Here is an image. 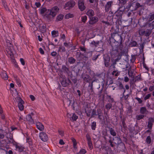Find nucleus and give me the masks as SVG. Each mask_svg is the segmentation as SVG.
I'll return each instance as SVG.
<instances>
[{
	"label": "nucleus",
	"instance_id": "43",
	"mask_svg": "<svg viewBox=\"0 0 154 154\" xmlns=\"http://www.w3.org/2000/svg\"><path fill=\"white\" fill-rule=\"evenodd\" d=\"M86 152V151L85 149H81L79 152L78 153V154H85Z\"/></svg>",
	"mask_w": 154,
	"mask_h": 154
},
{
	"label": "nucleus",
	"instance_id": "60",
	"mask_svg": "<svg viewBox=\"0 0 154 154\" xmlns=\"http://www.w3.org/2000/svg\"><path fill=\"white\" fill-rule=\"evenodd\" d=\"M6 154H13V152L11 150H9L8 151H6Z\"/></svg>",
	"mask_w": 154,
	"mask_h": 154
},
{
	"label": "nucleus",
	"instance_id": "53",
	"mask_svg": "<svg viewBox=\"0 0 154 154\" xmlns=\"http://www.w3.org/2000/svg\"><path fill=\"white\" fill-rule=\"evenodd\" d=\"M151 96V94H147L144 98L145 100H146L149 99Z\"/></svg>",
	"mask_w": 154,
	"mask_h": 154
},
{
	"label": "nucleus",
	"instance_id": "6",
	"mask_svg": "<svg viewBox=\"0 0 154 154\" xmlns=\"http://www.w3.org/2000/svg\"><path fill=\"white\" fill-rule=\"evenodd\" d=\"M70 80L69 79H64L62 81H61V84L63 87H66L68 86L71 83Z\"/></svg>",
	"mask_w": 154,
	"mask_h": 154
},
{
	"label": "nucleus",
	"instance_id": "15",
	"mask_svg": "<svg viewBox=\"0 0 154 154\" xmlns=\"http://www.w3.org/2000/svg\"><path fill=\"white\" fill-rule=\"evenodd\" d=\"M39 29L42 33H44L46 31V26L45 24H41L39 25Z\"/></svg>",
	"mask_w": 154,
	"mask_h": 154
},
{
	"label": "nucleus",
	"instance_id": "22",
	"mask_svg": "<svg viewBox=\"0 0 154 154\" xmlns=\"http://www.w3.org/2000/svg\"><path fill=\"white\" fill-rule=\"evenodd\" d=\"M72 141L73 143V147L75 150H77V143L75 139L73 137L71 138Z\"/></svg>",
	"mask_w": 154,
	"mask_h": 154
},
{
	"label": "nucleus",
	"instance_id": "45",
	"mask_svg": "<svg viewBox=\"0 0 154 154\" xmlns=\"http://www.w3.org/2000/svg\"><path fill=\"white\" fill-rule=\"evenodd\" d=\"M146 142L148 143H150L151 142V139L149 136H148L146 139Z\"/></svg>",
	"mask_w": 154,
	"mask_h": 154
},
{
	"label": "nucleus",
	"instance_id": "54",
	"mask_svg": "<svg viewBox=\"0 0 154 154\" xmlns=\"http://www.w3.org/2000/svg\"><path fill=\"white\" fill-rule=\"evenodd\" d=\"M86 137L87 140L88 141L89 140H91V137L88 134H87L86 135Z\"/></svg>",
	"mask_w": 154,
	"mask_h": 154
},
{
	"label": "nucleus",
	"instance_id": "64",
	"mask_svg": "<svg viewBox=\"0 0 154 154\" xmlns=\"http://www.w3.org/2000/svg\"><path fill=\"white\" fill-rule=\"evenodd\" d=\"M39 51L40 53L42 54H44V51L42 48H40L39 49Z\"/></svg>",
	"mask_w": 154,
	"mask_h": 154
},
{
	"label": "nucleus",
	"instance_id": "36",
	"mask_svg": "<svg viewBox=\"0 0 154 154\" xmlns=\"http://www.w3.org/2000/svg\"><path fill=\"white\" fill-rule=\"evenodd\" d=\"M107 98L108 99V102L109 103H112L114 101L113 99L111 97V96L107 95Z\"/></svg>",
	"mask_w": 154,
	"mask_h": 154
},
{
	"label": "nucleus",
	"instance_id": "47",
	"mask_svg": "<svg viewBox=\"0 0 154 154\" xmlns=\"http://www.w3.org/2000/svg\"><path fill=\"white\" fill-rule=\"evenodd\" d=\"M66 49L63 46H61L59 48V51H61L62 52L65 51Z\"/></svg>",
	"mask_w": 154,
	"mask_h": 154
},
{
	"label": "nucleus",
	"instance_id": "14",
	"mask_svg": "<svg viewBox=\"0 0 154 154\" xmlns=\"http://www.w3.org/2000/svg\"><path fill=\"white\" fill-rule=\"evenodd\" d=\"M140 112L143 115H147L149 113V111L146 109V107H141L140 109Z\"/></svg>",
	"mask_w": 154,
	"mask_h": 154
},
{
	"label": "nucleus",
	"instance_id": "41",
	"mask_svg": "<svg viewBox=\"0 0 154 154\" xmlns=\"http://www.w3.org/2000/svg\"><path fill=\"white\" fill-rule=\"evenodd\" d=\"M47 10L46 8H43L40 10V13L41 14H44L47 11Z\"/></svg>",
	"mask_w": 154,
	"mask_h": 154
},
{
	"label": "nucleus",
	"instance_id": "17",
	"mask_svg": "<svg viewBox=\"0 0 154 154\" xmlns=\"http://www.w3.org/2000/svg\"><path fill=\"white\" fill-rule=\"evenodd\" d=\"M1 76L2 78L5 80H7L8 79V76L5 71H3L1 73Z\"/></svg>",
	"mask_w": 154,
	"mask_h": 154
},
{
	"label": "nucleus",
	"instance_id": "62",
	"mask_svg": "<svg viewBox=\"0 0 154 154\" xmlns=\"http://www.w3.org/2000/svg\"><path fill=\"white\" fill-rule=\"evenodd\" d=\"M136 8H138L141 7V5L138 2H137L136 3Z\"/></svg>",
	"mask_w": 154,
	"mask_h": 154
},
{
	"label": "nucleus",
	"instance_id": "58",
	"mask_svg": "<svg viewBox=\"0 0 154 154\" xmlns=\"http://www.w3.org/2000/svg\"><path fill=\"white\" fill-rule=\"evenodd\" d=\"M58 132L60 135L61 136H63L64 135V132L63 131L60 130L58 131Z\"/></svg>",
	"mask_w": 154,
	"mask_h": 154
},
{
	"label": "nucleus",
	"instance_id": "39",
	"mask_svg": "<svg viewBox=\"0 0 154 154\" xmlns=\"http://www.w3.org/2000/svg\"><path fill=\"white\" fill-rule=\"evenodd\" d=\"M4 137V131L2 130H0V139H3Z\"/></svg>",
	"mask_w": 154,
	"mask_h": 154
},
{
	"label": "nucleus",
	"instance_id": "61",
	"mask_svg": "<svg viewBox=\"0 0 154 154\" xmlns=\"http://www.w3.org/2000/svg\"><path fill=\"white\" fill-rule=\"evenodd\" d=\"M30 97L31 100L32 101H34L35 100V98L34 96L31 95H30Z\"/></svg>",
	"mask_w": 154,
	"mask_h": 154
},
{
	"label": "nucleus",
	"instance_id": "7",
	"mask_svg": "<svg viewBox=\"0 0 154 154\" xmlns=\"http://www.w3.org/2000/svg\"><path fill=\"white\" fill-rule=\"evenodd\" d=\"M18 106L19 109L22 111L24 109L23 104L24 103V102L20 97L18 98Z\"/></svg>",
	"mask_w": 154,
	"mask_h": 154
},
{
	"label": "nucleus",
	"instance_id": "31",
	"mask_svg": "<svg viewBox=\"0 0 154 154\" xmlns=\"http://www.w3.org/2000/svg\"><path fill=\"white\" fill-rule=\"evenodd\" d=\"M91 129L92 130H94L96 127V123L95 122H93L91 125Z\"/></svg>",
	"mask_w": 154,
	"mask_h": 154
},
{
	"label": "nucleus",
	"instance_id": "23",
	"mask_svg": "<svg viewBox=\"0 0 154 154\" xmlns=\"http://www.w3.org/2000/svg\"><path fill=\"white\" fill-rule=\"evenodd\" d=\"M26 119L27 121L30 122L31 123H34L33 119H32V117L31 115H28L26 116Z\"/></svg>",
	"mask_w": 154,
	"mask_h": 154
},
{
	"label": "nucleus",
	"instance_id": "59",
	"mask_svg": "<svg viewBox=\"0 0 154 154\" xmlns=\"http://www.w3.org/2000/svg\"><path fill=\"white\" fill-rule=\"evenodd\" d=\"M80 49L81 51L85 52L86 51V49L84 47H80Z\"/></svg>",
	"mask_w": 154,
	"mask_h": 154
},
{
	"label": "nucleus",
	"instance_id": "9",
	"mask_svg": "<svg viewBox=\"0 0 154 154\" xmlns=\"http://www.w3.org/2000/svg\"><path fill=\"white\" fill-rule=\"evenodd\" d=\"M131 68H130L128 70V74L129 76L132 79V80L130 83L131 85L134 82V76L133 75V72L131 71Z\"/></svg>",
	"mask_w": 154,
	"mask_h": 154
},
{
	"label": "nucleus",
	"instance_id": "24",
	"mask_svg": "<svg viewBox=\"0 0 154 154\" xmlns=\"http://www.w3.org/2000/svg\"><path fill=\"white\" fill-rule=\"evenodd\" d=\"M63 17L64 15L63 14H59L57 17L56 21L57 22L61 21L63 19Z\"/></svg>",
	"mask_w": 154,
	"mask_h": 154
},
{
	"label": "nucleus",
	"instance_id": "56",
	"mask_svg": "<svg viewBox=\"0 0 154 154\" xmlns=\"http://www.w3.org/2000/svg\"><path fill=\"white\" fill-rule=\"evenodd\" d=\"M119 89H124V87L123 85L121 83H120L119 85Z\"/></svg>",
	"mask_w": 154,
	"mask_h": 154
},
{
	"label": "nucleus",
	"instance_id": "33",
	"mask_svg": "<svg viewBox=\"0 0 154 154\" xmlns=\"http://www.w3.org/2000/svg\"><path fill=\"white\" fill-rule=\"evenodd\" d=\"M144 116H145L143 115H137L136 116V119L137 120H139L143 119Z\"/></svg>",
	"mask_w": 154,
	"mask_h": 154
},
{
	"label": "nucleus",
	"instance_id": "12",
	"mask_svg": "<svg viewBox=\"0 0 154 154\" xmlns=\"http://www.w3.org/2000/svg\"><path fill=\"white\" fill-rule=\"evenodd\" d=\"M15 146L17 150L18 151L20 152H23L24 151L25 148L23 146L19 144H15Z\"/></svg>",
	"mask_w": 154,
	"mask_h": 154
},
{
	"label": "nucleus",
	"instance_id": "30",
	"mask_svg": "<svg viewBox=\"0 0 154 154\" xmlns=\"http://www.w3.org/2000/svg\"><path fill=\"white\" fill-rule=\"evenodd\" d=\"M81 22L85 23L87 19V17L85 15L81 17Z\"/></svg>",
	"mask_w": 154,
	"mask_h": 154
},
{
	"label": "nucleus",
	"instance_id": "2",
	"mask_svg": "<svg viewBox=\"0 0 154 154\" xmlns=\"http://www.w3.org/2000/svg\"><path fill=\"white\" fill-rule=\"evenodd\" d=\"M59 10V8L57 6L52 8L48 10L45 15V17L48 20H51L56 16Z\"/></svg>",
	"mask_w": 154,
	"mask_h": 154
},
{
	"label": "nucleus",
	"instance_id": "38",
	"mask_svg": "<svg viewBox=\"0 0 154 154\" xmlns=\"http://www.w3.org/2000/svg\"><path fill=\"white\" fill-rule=\"evenodd\" d=\"M112 106V104L111 103H108L105 106V107L107 110L109 109Z\"/></svg>",
	"mask_w": 154,
	"mask_h": 154
},
{
	"label": "nucleus",
	"instance_id": "32",
	"mask_svg": "<svg viewBox=\"0 0 154 154\" xmlns=\"http://www.w3.org/2000/svg\"><path fill=\"white\" fill-rule=\"evenodd\" d=\"M152 30L149 29H147L145 31V36L147 37L149 36L151 34Z\"/></svg>",
	"mask_w": 154,
	"mask_h": 154
},
{
	"label": "nucleus",
	"instance_id": "55",
	"mask_svg": "<svg viewBox=\"0 0 154 154\" xmlns=\"http://www.w3.org/2000/svg\"><path fill=\"white\" fill-rule=\"evenodd\" d=\"M152 124L153 123L148 122V127L149 129H152V125H153Z\"/></svg>",
	"mask_w": 154,
	"mask_h": 154
},
{
	"label": "nucleus",
	"instance_id": "8",
	"mask_svg": "<svg viewBox=\"0 0 154 154\" xmlns=\"http://www.w3.org/2000/svg\"><path fill=\"white\" fill-rule=\"evenodd\" d=\"M78 5L79 9L81 11H84L85 8V6L84 5V3L83 1L79 0L78 2Z\"/></svg>",
	"mask_w": 154,
	"mask_h": 154
},
{
	"label": "nucleus",
	"instance_id": "42",
	"mask_svg": "<svg viewBox=\"0 0 154 154\" xmlns=\"http://www.w3.org/2000/svg\"><path fill=\"white\" fill-rule=\"evenodd\" d=\"M125 121V119H123L122 120V126L124 128H125L127 127V126L126 125Z\"/></svg>",
	"mask_w": 154,
	"mask_h": 154
},
{
	"label": "nucleus",
	"instance_id": "44",
	"mask_svg": "<svg viewBox=\"0 0 154 154\" xmlns=\"http://www.w3.org/2000/svg\"><path fill=\"white\" fill-rule=\"evenodd\" d=\"M78 118V116L76 115L75 114H73L72 117V120L73 121H75Z\"/></svg>",
	"mask_w": 154,
	"mask_h": 154
},
{
	"label": "nucleus",
	"instance_id": "27",
	"mask_svg": "<svg viewBox=\"0 0 154 154\" xmlns=\"http://www.w3.org/2000/svg\"><path fill=\"white\" fill-rule=\"evenodd\" d=\"M137 43L135 41H133L131 42L129 44L130 47H137Z\"/></svg>",
	"mask_w": 154,
	"mask_h": 154
},
{
	"label": "nucleus",
	"instance_id": "51",
	"mask_svg": "<svg viewBox=\"0 0 154 154\" xmlns=\"http://www.w3.org/2000/svg\"><path fill=\"white\" fill-rule=\"evenodd\" d=\"M26 142L28 143L30 145H32V144L31 140L29 138H27Z\"/></svg>",
	"mask_w": 154,
	"mask_h": 154
},
{
	"label": "nucleus",
	"instance_id": "13",
	"mask_svg": "<svg viewBox=\"0 0 154 154\" xmlns=\"http://www.w3.org/2000/svg\"><path fill=\"white\" fill-rule=\"evenodd\" d=\"M90 20L89 21V23L91 24H93L96 23L98 20V18L96 17H91Z\"/></svg>",
	"mask_w": 154,
	"mask_h": 154
},
{
	"label": "nucleus",
	"instance_id": "5",
	"mask_svg": "<svg viewBox=\"0 0 154 154\" xmlns=\"http://www.w3.org/2000/svg\"><path fill=\"white\" fill-rule=\"evenodd\" d=\"M39 137L41 140L44 142L47 141L48 139L47 135L44 132H41L39 133Z\"/></svg>",
	"mask_w": 154,
	"mask_h": 154
},
{
	"label": "nucleus",
	"instance_id": "63",
	"mask_svg": "<svg viewBox=\"0 0 154 154\" xmlns=\"http://www.w3.org/2000/svg\"><path fill=\"white\" fill-rule=\"evenodd\" d=\"M154 90V85L151 86L149 88V90L150 91H152Z\"/></svg>",
	"mask_w": 154,
	"mask_h": 154
},
{
	"label": "nucleus",
	"instance_id": "48",
	"mask_svg": "<svg viewBox=\"0 0 154 154\" xmlns=\"http://www.w3.org/2000/svg\"><path fill=\"white\" fill-rule=\"evenodd\" d=\"M14 78L15 79V80L16 81L17 84V85H20V80L19 78H17V76H14Z\"/></svg>",
	"mask_w": 154,
	"mask_h": 154
},
{
	"label": "nucleus",
	"instance_id": "26",
	"mask_svg": "<svg viewBox=\"0 0 154 154\" xmlns=\"http://www.w3.org/2000/svg\"><path fill=\"white\" fill-rule=\"evenodd\" d=\"M109 131L110 134L113 136H115L116 135V133L115 130L112 128H110Z\"/></svg>",
	"mask_w": 154,
	"mask_h": 154
},
{
	"label": "nucleus",
	"instance_id": "28",
	"mask_svg": "<svg viewBox=\"0 0 154 154\" xmlns=\"http://www.w3.org/2000/svg\"><path fill=\"white\" fill-rule=\"evenodd\" d=\"M51 34L53 37H55L58 36V32L57 31L54 30L51 32Z\"/></svg>",
	"mask_w": 154,
	"mask_h": 154
},
{
	"label": "nucleus",
	"instance_id": "57",
	"mask_svg": "<svg viewBox=\"0 0 154 154\" xmlns=\"http://www.w3.org/2000/svg\"><path fill=\"white\" fill-rule=\"evenodd\" d=\"M135 60V57L134 56H131V61L132 62H134Z\"/></svg>",
	"mask_w": 154,
	"mask_h": 154
},
{
	"label": "nucleus",
	"instance_id": "40",
	"mask_svg": "<svg viewBox=\"0 0 154 154\" xmlns=\"http://www.w3.org/2000/svg\"><path fill=\"white\" fill-rule=\"evenodd\" d=\"M145 31L143 29H140L139 31V33L140 35H145Z\"/></svg>",
	"mask_w": 154,
	"mask_h": 154
},
{
	"label": "nucleus",
	"instance_id": "16",
	"mask_svg": "<svg viewBox=\"0 0 154 154\" xmlns=\"http://www.w3.org/2000/svg\"><path fill=\"white\" fill-rule=\"evenodd\" d=\"M36 126L37 128L41 131H43L44 129V127L43 125L39 122L36 123Z\"/></svg>",
	"mask_w": 154,
	"mask_h": 154
},
{
	"label": "nucleus",
	"instance_id": "18",
	"mask_svg": "<svg viewBox=\"0 0 154 154\" xmlns=\"http://www.w3.org/2000/svg\"><path fill=\"white\" fill-rule=\"evenodd\" d=\"M86 14L89 17H91L94 15V12L92 9H89L86 12Z\"/></svg>",
	"mask_w": 154,
	"mask_h": 154
},
{
	"label": "nucleus",
	"instance_id": "10",
	"mask_svg": "<svg viewBox=\"0 0 154 154\" xmlns=\"http://www.w3.org/2000/svg\"><path fill=\"white\" fill-rule=\"evenodd\" d=\"M104 62L105 66L107 67L109 66L110 58L108 56H106L104 57Z\"/></svg>",
	"mask_w": 154,
	"mask_h": 154
},
{
	"label": "nucleus",
	"instance_id": "25",
	"mask_svg": "<svg viewBox=\"0 0 154 154\" xmlns=\"http://www.w3.org/2000/svg\"><path fill=\"white\" fill-rule=\"evenodd\" d=\"M75 60L73 57H71L68 58V61L70 64H73L75 62Z\"/></svg>",
	"mask_w": 154,
	"mask_h": 154
},
{
	"label": "nucleus",
	"instance_id": "4",
	"mask_svg": "<svg viewBox=\"0 0 154 154\" xmlns=\"http://www.w3.org/2000/svg\"><path fill=\"white\" fill-rule=\"evenodd\" d=\"M75 5V1L73 0H70L65 4L64 8L66 10H69L73 8Z\"/></svg>",
	"mask_w": 154,
	"mask_h": 154
},
{
	"label": "nucleus",
	"instance_id": "1",
	"mask_svg": "<svg viewBox=\"0 0 154 154\" xmlns=\"http://www.w3.org/2000/svg\"><path fill=\"white\" fill-rule=\"evenodd\" d=\"M112 37L114 39L115 42H120L119 46L117 47V48L114 46H112L113 51H116L117 55L119 57H121L124 53V51L122 49L123 45L122 43V38L117 33H112L111 34Z\"/></svg>",
	"mask_w": 154,
	"mask_h": 154
},
{
	"label": "nucleus",
	"instance_id": "52",
	"mask_svg": "<svg viewBox=\"0 0 154 154\" xmlns=\"http://www.w3.org/2000/svg\"><path fill=\"white\" fill-rule=\"evenodd\" d=\"M135 99L137 100L138 103L140 104L141 103L143 102L142 100L140 98L137 97H136Z\"/></svg>",
	"mask_w": 154,
	"mask_h": 154
},
{
	"label": "nucleus",
	"instance_id": "19",
	"mask_svg": "<svg viewBox=\"0 0 154 154\" xmlns=\"http://www.w3.org/2000/svg\"><path fill=\"white\" fill-rule=\"evenodd\" d=\"M112 3V2H107L105 8V10L106 11H108L110 10Z\"/></svg>",
	"mask_w": 154,
	"mask_h": 154
},
{
	"label": "nucleus",
	"instance_id": "35",
	"mask_svg": "<svg viewBox=\"0 0 154 154\" xmlns=\"http://www.w3.org/2000/svg\"><path fill=\"white\" fill-rule=\"evenodd\" d=\"M88 144L90 149L91 150L93 148V145L91 140H89L88 141Z\"/></svg>",
	"mask_w": 154,
	"mask_h": 154
},
{
	"label": "nucleus",
	"instance_id": "50",
	"mask_svg": "<svg viewBox=\"0 0 154 154\" xmlns=\"http://www.w3.org/2000/svg\"><path fill=\"white\" fill-rule=\"evenodd\" d=\"M148 122L150 123H153L154 122V119L150 117L148 119Z\"/></svg>",
	"mask_w": 154,
	"mask_h": 154
},
{
	"label": "nucleus",
	"instance_id": "11",
	"mask_svg": "<svg viewBox=\"0 0 154 154\" xmlns=\"http://www.w3.org/2000/svg\"><path fill=\"white\" fill-rule=\"evenodd\" d=\"M113 140L114 141V143L118 145H119L122 142V140L119 137H115L113 138Z\"/></svg>",
	"mask_w": 154,
	"mask_h": 154
},
{
	"label": "nucleus",
	"instance_id": "29",
	"mask_svg": "<svg viewBox=\"0 0 154 154\" xmlns=\"http://www.w3.org/2000/svg\"><path fill=\"white\" fill-rule=\"evenodd\" d=\"M92 110L91 109H89L87 110L85 109V112L86 113L87 115L88 116H91V114Z\"/></svg>",
	"mask_w": 154,
	"mask_h": 154
},
{
	"label": "nucleus",
	"instance_id": "49",
	"mask_svg": "<svg viewBox=\"0 0 154 154\" xmlns=\"http://www.w3.org/2000/svg\"><path fill=\"white\" fill-rule=\"evenodd\" d=\"M119 3L122 5L125 4L127 2V0H119Z\"/></svg>",
	"mask_w": 154,
	"mask_h": 154
},
{
	"label": "nucleus",
	"instance_id": "37",
	"mask_svg": "<svg viewBox=\"0 0 154 154\" xmlns=\"http://www.w3.org/2000/svg\"><path fill=\"white\" fill-rule=\"evenodd\" d=\"M73 15L72 14H71L70 13L68 14H66L65 16V18L67 19H69V18H72L73 17Z\"/></svg>",
	"mask_w": 154,
	"mask_h": 154
},
{
	"label": "nucleus",
	"instance_id": "3",
	"mask_svg": "<svg viewBox=\"0 0 154 154\" xmlns=\"http://www.w3.org/2000/svg\"><path fill=\"white\" fill-rule=\"evenodd\" d=\"M6 41L7 43H8V44L6 51L7 54L10 56H11L13 55L14 52L13 46L8 40H6Z\"/></svg>",
	"mask_w": 154,
	"mask_h": 154
},
{
	"label": "nucleus",
	"instance_id": "20",
	"mask_svg": "<svg viewBox=\"0 0 154 154\" xmlns=\"http://www.w3.org/2000/svg\"><path fill=\"white\" fill-rule=\"evenodd\" d=\"M82 77L85 82H88L89 80V76L86 74H82Z\"/></svg>",
	"mask_w": 154,
	"mask_h": 154
},
{
	"label": "nucleus",
	"instance_id": "34",
	"mask_svg": "<svg viewBox=\"0 0 154 154\" xmlns=\"http://www.w3.org/2000/svg\"><path fill=\"white\" fill-rule=\"evenodd\" d=\"M97 115V114H96V110L94 109L92 110L91 114V118L94 117L95 116Z\"/></svg>",
	"mask_w": 154,
	"mask_h": 154
},
{
	"label": "nucleus",
	"instance_id": "46",
	"mask_svg": "<svg viewBox=\"0 0 154 154\" xmlns=\"http://www.w3.org/2000/svg\"><path fill=\"white\" fill-rule=\"evenodd\" d=\"M154 19V14L150 15V17L149 19V21H151Z\"/></svg>",
	"mask_w": 154,
	"mask_h": 154
},
{
	"label": "nucleus",
	"instance_id": "21",
	"mask_svg": "<svg viewBox=\"0 0 154 154\" xmlns=\"http://www.w3.org/2000/svg\"><path fill=\"white\" fill-rule=\"evenodd\" d=\"M97 114L98 116V118L100 120H102V118L101 117L103 114V113L101 110L100 109H98L97 110Z\"/></svg>",
	"mask_w": 154,
	"mask_h": 154
}]
</instances>
